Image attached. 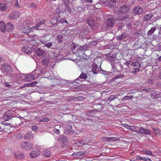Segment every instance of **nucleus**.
Returning <instances> with one entry per match:
<instances>
[{
	"instance_id": "26",
	"label": "nucleus",
	"mask_w": 161,
	"mask_h": 161,
	"mask_svg": "<svg viewBox=\"0 0 161 161\" xmlns=\"http://www.w3.org/2000/svg\"><path fill=\"white\" fill-rule=\"evenodd\" d=\"M87 23L90 26H93L94 25L95 23L94 20L92 18H88L87 20Z\"/></svg>"
},
{
	"instance_id": "23",
	"label": "nucleus",
	"mask_w": 161,
	"mask_h": 161,
	"mask_svg": "<svg viewBox=\"0 0 161 161\" xmlns=\"http://www.w3.org/2000/svg\"><path fill=\"white\" fill-rule=\"evenodd\" d=\"M8 7V4H5L3 3H0V10L4 11Z\"/></svg>"
},
{
	"instance_id": "44",
	"label": "nucleus",
	"mask_w": 161,
	"mask_h": 161,
	"mask_svg": "<svg viewBox=\"0 0 161 161\" xmlns=\"http://www.w3.org/2000/svg\"><path fill=\"white\" fill-rule=\"evenodd\" d=\"M97 66L95 64H93L92 65V70L93 72L94 73V71L96 70L97 68Z\"/></svg>"
},
{
	"instance_id": "10",
	"label": "nucleus",
	"mask_w": 161,
	"mask_h": 161,
	"mask_svg": "<svg viewBox=\"0 0 161 161\" xmlns=\"http://www.w3.org/2000/svg\"><path fill=\"white\" fill-rule=\"evenodd\" d=\"M72 126L70 125H68L66 126L65 133L66 135H72L74 133V131L71 130Z\"/></svg>"
},
{
	"instance_id": "6",
	"label": "nucleus",
	"mask_w": 161,
	"mask_h": 161,
	"mask_svg": "<svg viewBox=\"0 0 161 161\" xmlns=\"http://www.w3.org/2000/svg\"><path fill=\"white\" fill-rule=\"evenodd\" d=\"M116 20L114 17L108 18L107 20V25L108 26L113 27L115 23Z\"/></svg>"
},
{
	"instance_id": "27",
	"label": "nucleus",
	"mask_w": 161,
	"mask_h": 161,
	"mask_svg": "<svg viewBox=\"0 0 161 161\" xmlns=\"http://www.w3.org/2000/svg\"><path fill=\"white\" fill-rule=\"evenodd\" d=\"M59 17H58V18H56L55 17H54L52 19L51 22L52 24L55 25L58 22H59Z\"/></svg>"
},
{
	"instance_id": "5",
	"label": "nucleus",
	"mask_w": 161,
	"mask_h": 161,
	"mask_svg": "<svg viewBox=\"0 0 161 161\" xmlns=\"http://www.w3.org/2000/svg\"><path fill=\"white\" fill-rule=\"evenodd\" d=\"M133 12L135 14L139 15L142 13L143 10L141 6H137L134 8Z\"/></svg>"
},
{
	"instance_id": "38",
	"label": "nucleus",
	"mask_w": 161,
	"mask_h": 161,
	"mask_svg": "<svg viewBox=\"0 0 161 161\" xmlns=\"http://www.w3.org/2000/svg\"><path fill=\"white\" fill-rule=\"evenodd\" d=\"M143 152L147 155L153 156L151 151L148 149H146L143 151Z\"/></svg>"
},
{
	"instance_id": "42",
	"label": "nucleus",
	"mask_w": 161,
	"mask_h": 161,
	"mask_svg": "<svg viewBox=\"0 0 161 161\" xmlns=\"http://www.w3.org/2000/svg\"><path fill=\"white\" fill-rule=\"evenodd\" d=\"M132 97V96L131 95L125 96L124 97V98L123 99V100H129Z\"/></svg>"
},
{
	"instance_id": "15",
	"label": "nucleus",
	"mask_w": 161,
	"mask_h": 161,
	"mask_svg": "<svg viewBox=\"0 0 161 161\" xmlns=\"http://www.w3.org/2000/svg\"><path fill=\"white\" fill-rule=\"evenodd\" d=\"M3 68L6 72L10 73L12 71V69L9 65L4 64L3 66Z\"/></svg>"
},
{
	"instance_id": "20",
	"label": "nucleus",
	"mask_w": 161,
	"mask_h": 161,
	"mask_svg": "<svg viewBox=\"0 0 161 161\" xmlns=\"http://www.w3.org/2000/svg\"><path fill=\"white\" fill-rule=\"evenodd\" d=\"M127 36V34L125 33H122L121 35H118L117 36V40H121L125 39Z\"/></svg>"
},
{
	"instance_id": "21",
	"label": "nucleus",
	"mask_w": 161,
	"mask_h": 161,
	"mask_svg": "<svg viewBox=\"0 0 161 161\" xmlns=\"http://www.w3.org/2000/svg\"><path fill=\"white\" fill-rule=\"evenodd\" d=\"M153 14H149L146 15L144 18L143 20L144 21H147L149 20L151 18L153 17Z\"/></svg>"
},
{
	"instance_id": "4",
	"label": "nucleus",
	"mask_w": 161,
	"mask_h": 161,
	"mask_svg": "<svg viewBox=\"0 0 161 161\" xmlns=\"http://www.w3.org/2000/svg\"><path fill=\"white\" fill-rule=\"evenodd\" d=\"M20 12L17 11H14L9 14V17L11 19H15L18 18L20 15Z\"/></svg>"
},
{
	"instance_id": "1",
	"label": "nucleus",
	"mask_w": 161,
	"mask_h": 161,
	"mask_svg": "<svg viewBox=\"0 0 161 161\" xmlns=\"http://www.w3.org/2000/svg\"><path fill=\"white\" fill-rule=\"evenodd\" d=\"M64 5H59L58 8L56 9L55 12L56 14H58L57 17H61L64 16V12L65 11V8H63Z\"/></svg>"
},
{
	"instance_id": "62",
	"label": "nucleus",
	"mask_w": 161,
	"mask_h": 161,
	"mask_svg": "<svg viewBox=\"0 0 161 161\" xmlns=\"http://www.w3.org/2000/svg\"><path fill=\"white\" fill-rule=\"evenodd\" d=\"M95 0H85L86 1L88 2H90V3H92V2H93Z\"/></svg>"
},
{
	"instance_id": "46",
	"label": "nucleus",
	"mask_w": 161,
	"mask_h": 161,
	"mask_svg": "<svg viewBox=\"0 0 161 161\" xmlns=\"http://www.w3.org/2000/svg\"><path fill=\"white\" fill-rule=\"evenodd\" d=\"M53 131L55 133H56L57 134H59L60 133V131L59 130L55 128L53 129Z\"/></svg>"
},
{
	"instance_id": "24",
	"label": "nucleus",
	"mask_w": 161,
	"mask_h": 161,
	"mask_svg": "<svg viewBox=\"0 0 161 161\" xmlns=\"http://www.w3.org/2000/svg\"><path fill=\"white\" fill-rule=\"evenodd\" d=\"M36 52V55L39 56H42L44 53V51L41 49L39 48L37 49Z\"/></svg>"
},
{
	"instance_id": "39",
	"label": "nucleus",
	"mask_w": 161,
	"mask_h": 161,
	"mask_svg": "<svg viewBox=\"0 0 161 161\" xmlns=\"http://www.w3.org/2000/svg\"><path fill=\"white\" fill-rule=\"evenodd\" d=\"M154 132L156 134L158 135H159L160 134V130L158 128H153Z\"/></svg>"
},
{
	"instance_id": "11",
	"label": "nucleus",
	"mask_w": 161,
	"mask_h": 161,
	"mask_svg": "<svg viewBox=\"0 0 161 161\" xmlns=\"http://www.w3.org/2000/svg\"><path fill=\"white\" fill-rule=\"evenodd\" d=\"M129 8L126 5L122 6L119 9V12L120 13L125 14L129 10Z\"/></svg>"
},
{
	"instance_id": "22",
	"label": "nucleus",
	"mask_w": 161,
	"mask_h": 161,
	"mask_svg": "<svg viewBox=\"0 0 161 161\" xmlns=\"http://www.w3.org/2000/svg\"><path fill=\"white\" fill-rule=\"evenodd\" d=\"M13 117H11L10 114L8 112H7L3 115V119L6 121L8 120L11 119Z\"/></svg>"
},
{
	"instance_id": "16",
	"label": "nucleus",
	"mask_w": 161,
	"mask_h": 161,
	"mask_svg": "<svg viewBox=\"0 0 161 161\" xmlns=\"http://www.w3.org/2000/svg\"><path fill=\"white\" fill-rule=\"evenodd\" d=\"M22 50L23 52L27 54H29L31 52V49L27 46H24L22 47Z\"/></svg>"
},
{
	"instance_id": "49",
	"label": "nucleus",
	"mask_w": 161,
	"mask_h": 161,
	"mask_svg": "<svg viewBox=\"0 0 161 161\" xmlns=\"http://www.w3.org/2000/svg\"><path fill=\"white\" fill-rule=\"evenodd\" d=\"M31 87H33L37 83V82L34 81L31 83H30Z\"/></svg>"
},
{
	"instance_id": "52",
	"label": "nucleus",
	"mask_w": 161,
	"mask_h": 161,
	"mask_svg": "<svg viewBox=\"0 0 161 161\" xmlns=\"http://www.w3.org/2000/svg\"><path fill=\"white\" fill-rule=\"evenodd\" d=\"M80 152H75L72 154V155L73 156H77L79 155H80Z\"/></svg>"
},
{
	"instance_id": "63",
	"label": "nucleus",
	"mask_w": 161,
	"mask_h": 161,
	"mask_svg": "<svg viewBox=\"0 0 161 161\" xmlns=\"http://www.w3.org/2000/svg\"><path fill=\"white\" fill-rule=\"evenodd\" d=\"M5 86L7 87H9L10 86V85L8 84V83H5Z\"/></svg>"
},
{
	"instance_id": "30",
	"label": "nucleus",
	"mask_w": 161,
	"mask_h": 161,
	"mask_svg": "<svg viewBox=\"0 0 161 161\" xmlns=\"http://www.w3.org/2000/svg\"><path fill=\"white\" fill-rule=\"evenodd\" d=\"M42 62L43 65L47 66L49 62V59L47 58H44L42 59Z\"/></svg>"
},
{
	"instance_id": "19",
	"label": "nucleus",
	"mask_w": 161,
	"mask_h": 161,
	"mask_svg": "<svg viewBox=\"0 0 161 161\" xmlns=\"http://www.w3.org/2000/svg\"><path fill=\"white\" fill-rule=\"evenodd\" d=\"M14 28L13 25L9 23L6 25V31L8 32L11 31Z\"/></svg>"
},
{
	"instance_id": "32",
	"label": "nucleus",
	"mask_w": 161,
	"mask_h": 161,
	"mask_svg": "<svg viewBox=\"0 0 161 161\" xmlns=\"http://www.w3.org/2000/svg\"><path fill=\"white\" fill-rule=\"evenodd\" d=\"M43 45L44 47H46L48 48H51V47L53 46V43L52 42H47Z\"/></svg>"
},
{
	"instance_id": "14",
	"label": "nucleus",
	"mask_w": 161,
	"mask_h": 161,
	"mask_svg": "<svg viewBox=\"0 0 161 161\" xmlns=\"http://www.w3.org/2000/svg\"><path fill=\"white\" fill-rule=\"evenodd\" d=\"M48 35H44L42 37L41 39L39 40L40 42L43 45L47 43L50 40V39L47 38Z\"/></svg>"
},
{
	"instance_id": "25",
	"label": "nucleus",
	"mask_w": 161,
	"mask_h": 161,
	"mask_svg": "<svg viewBox=\"0 0 161 161\" xmlns=\"http://www.w3.org/2000/svg\"><path fill=\"white\" fill-rule=\"evenodd\" d=\"M6 25L3 22H0V28L2 32H4L6 31Z\"/></svg>"
},
{
	"instance_id": "36",
	"label": "nucleus",
	"mask_w": 161,
	"mask_h": 161,
	"mask_svg": "<svg viewBox=\"0 0 161 161\" xmlns=\"http://www.w3.org/2000/svg\"><path fill=\"white\" fill-rule=\"evenodd\" d=\"M156 30V28L155 27H153L151 28L150 30H149L147 34L148 35H151L153 34Z\"/></svg>"
},
{
	"instance_id": "34",
	"label": "nucleus",
	"mask_w": 161,
	"mask_h": 161,
	"mask_svg": "<svg viewBox=\"0 0 161 161\" xmlns=\"http://www.w3.org/2000/svg\"><path fill=\"white\" fill-rule=\"evenodd\" d=\"M130 64L133 66L136 67L138 68L140 67V64L137 62H132L130 63Z\"/></svg>"
},
{
	"instance_id": "50",
	"label": "nucleus",
	"mask_w": 161,
	"mask_h": 161,
	"mask_svg": "<svg viewBox=\"0 0 161 161\" xmlns=\"http://www.w3.org/2000/svg\"><path fill=\"white\" fill-rule=\"evenodd\" d=\"M117 140V139L114 137H109L108 141H114Z\"/></svg>"
},
{
	"instance_id": "7",
	"label": "nucleus",
	"mask_w": 161,
	"mask_h": 161,
	"mask_svg": "<svg viewBox=\"0 0 161 161\" xmlns=\"http://www.w3.org/2000/svg\"><path fill=\"white\" fill-rule=\"evenodd\" d=\"M40 152L38 149H36L32 151L30 153V156L32 158H35L40 154Z\"/></svg>"
},
{
	"instance_id": "47",
	"label": "nucleus",
	"mask_w": 161,
	"mask_h": 161,
	"mask_svg": "<svg viewBox=\"0 0 161 161\" xmlns=\"http://www.w3.org/2000/svg\"><path fill=\"white\" fill-rule=\"evenodd\" d=\"M87 77V75L85 73H81V79H85Z\"/></svg>"
},
{
	"instance_id": "29",
	"label": "nucleus",
	"mask_w": 161,
	"mask_h": 161,
	"mask_svg": "<svg viewBox=\"0 0 161 161\" xmlns=\"http://www.w3.org/2000/svg\"><path fill=\"white\" fill-rule=\"evenodd\" d=\"M42 153L43 155L47 157H50L51 154V153L50 151L47 150H45L42 151Z\"/></svg>"
},
{
	"instance_id": "13",
	"label": "nucleus",
	"mask_w": 161,
	"mask_h": 161,
	"mask_svg": "<svg viewBox=\"0 0 161 161\" xmlns=\"http://www.w3.org/2000/svg\"><path fill=\"white\" fill-rule=\"evenodd\" d=\"M34 137L33 135L30 131H28L25 135L24 138L26 140H31Z\"/></svg>"
},
{
	"instance_id": "41",
	"label": "nucleus",
	"mask_w": 161,
	"mask_h": 161,
	"mask_svg": "<svg viewBox=\"0 0 161 161\" xmlns=\"http://www.w3.org/2000/svg\"><path fill=\"white\" fill-rule=\"evenodd\" d=\"M62 17H59V21L61 23H68L67 21L66 20H65L64 19H63V18H61Z\"/></svg>"
},
{
	"instance_id": "64",
	"label": "nucleus",
	"mask_w": 161,
	"mask_h": 161,
	"mask_svg": "<svg viewBox=\"0 0 161 161\" xmlns=\"http://www.w3.org/2000/svg\"><path fill=\"white\" fill-rule=\"evenodd\" d=\"M147 158H142V160L147 161Z\"/></svg>"
},
{
	"instance_id": "61",
	"label": "nucleus",
	"mask_w": 161,
	"mask_h": 161,
	"mask_svg": "<svg viewBox=\"0 0 161 161\" xmlns=\"http://www.w3.org/2000/svg\"><path fill=\"white\" fill-rule=\"evenodd\" d=\"M17 1V2L15 3V5L16 7H19V5L18 2V0H16Z\"/></svg>"
},
{
	"instance_id": "28",
	"label": "nucleus",
	"mask_w": 161,
	"mask_h": 161,
	"mask_svg": "<svg viewBox=\"0 0 161 161\" xmlns=\"http://www.w3.org/2000/svg\"><path fill=\"white\" fill-rule=\"evenodd\" d=\"M106 56L107 57V59L110 61H113L115 58V56H113L112 55H111L110 54H106Z\"/></svg>"
},
{
	"instance_id": "48",
	"label": "nucleus",
	"mask_w": 161,
	"mask_h": 161,
	"mask_svg": "<svg viewBox=\"0 0 161 161\" xmlns=\"http://www.w3.org/2000/svg\"><path fill=\"white\" fill-rule=\"evenodd\" d=\"M80 79V75L75 80L74 82L77 83V84H80V81H79V80Z\"/></svg>"
},
{
	"instance_id": "54",
	"label": "nucleus",
	"mask_w": 161,
	"mask_h": 161,
	"mask_svg": "<svg viewBox=\"0 0 161 161\" xmlns=\"http://www.w3.org/2000/svg\"><path fill=\"white\" fill-rule=\"evenodd\" d=\"M121 125L122 126H123L128 129H129V128L130 127H129L130 126H129L126 124H122Z\"/></svg>"
},
{
	"instance_id": "18",
	"label": "nucleus",
	"mask_w": 161,
	"mask_h": 161,
	"mask_svg": "<svg viewBox=\"0 0 161 161\" xmlns=\"http://www.w3.org/2000/svg\"><path fill=\"white\" fill-rule=\"evenodd\" d=\"M35 78V76L33 75L30 74L26 76L25 77L24 79L28 81H30L32 80H33Z\"/></svg>"
},
{
	"instance_id": "31",
	"label": "nucleus",
	"mask_w": 161,
	"mask_h": 161,
	"mask_svg": "<svg viewBox=\"0 0 161 161\" xmlns=\"http://www.w3.org/2000/svg\"><path fill=\"white\" fill-rule=\"evenodd\" d=\"M64 3L65 5H66V7H67V10L70 13L71 12V8L69 7L68 3L69 2V1H68L67 0V1H65V0H64Z\"/></svg>"
},
{
	"instance_id": "40",
	"label": "nucleus",
	"mask_w": 161,
	"mask_h": 161,
	"mask_svg": "<svg viewBox=\"0 0 161 161\" xmlns=\"http://www.w3.org/2000/svg\"><path fill=\"white\" fill-rule=\"evenodd\" d=\"M38 127L36 125H33L32 127V130L33 131H36L38 130Z\"/></svg>"
},
{
	"instance_id": "17",
	"label": "nucleus",
	"mask_w": 161,
	"mask_h": 161,
	"mask_svg": "<svg viewBox=\"0 0 161 161\" xmlns=\"http://www.w3.org/2000/svg\"><path fill=\"white\" fill-rule=\"evenodd\" d=\"M15 157L17 159H23L25 157V155L22 153L17 152L15 153Z\"/></svg>"
},
{
	"instance_id": "60",
	"label": "nucleus",
	"mask_w": 161,
	"mask_h": 161,
	"mask_svg": "<svg viewBox=\"0 0 161 161\" xmlns=\"http://www.w3.org/2000/svg\"><path fill=\"white\" fill-rule=\"evenodd\" d=\"M24 85H25V87H31L30 83L24 84Z\"/></svg>"
},
{
	"instance_id": "12",
	"label": "nucleus",
	"mask_w": 161,
	"mask_h": 161,
	"mask_svg": "<svg viewBox=\"0 0 161 161\" xmlns=\"http://www.w3.org/2000/svg\"><path fill=\"white\" fill-rule=\"evenodd\" d=\"M68 141V139L65 135L59 136L58 138V141L62 143L66 142Z\"/></svg>"
},
{
	"instance_id": "57",
	"label": "nucleus",
	"mask_w": 161,
	"mask_h": 161,
	"mask_svg": "<svg viewBox=\"0 0 161 161\" xmlns=\"http://www.w3.org/2000/svg\"><path fill=\"white\" fill-rule=\"evenodd\" d=\"M137 128H139V127H137V126H135L134 130H133V131L137 133V131L138 132V131H139V129H137Z\"/></svg>"
},
{
	"instance_id": "43",
	"label": "nucleus",
	"mask_w": 161,
	"mask_h": 161,
	"mask_svg": "<svg viewBox=\"0 0 161 161\" xmlns=\"http://www.w3.org/2000/svg\"><path fill=\"white\" fill-rule=\"evenodd\" d=\"M139 70L140 69H139L134 68L131 72V73L133 74H135L136 72H138Z\"/></svg>"
},
{
	"instance_id": "59",
	"label": "nucleus",
	"mask_w": 161,
	"mask_h": 161,
	"mask_svg": "<svg viewBox=\"0 0 161 161\" xmlns=\"http://www.w3.org/2000/svg\"><path fill=\"white\" fill-rule=\"evenodd\" d=\"M129 128L128 129H130L133 130H134L135 126H130Z\"/></svg>"
},
{
	"instance_id": "3",
	"label": "nucleus",
	"mask_w": 161,
	"mask_h": 161,
	"mask_svg": "<svg viewBox=\"0 0 161 161\" xmlns=\"http://www.w3.org/2000/svg\"><path fill=\"white\" fill-rule=\"evenodd\" d=\"M21 146L24 149L31 150L33 148V145L28 142H22Z\"/></svg>"
},
{
	"instance_id": "8",
	"label": "nucleus",
	"mask_w": 161,
	"mask_h": 161,
	"mask_svg": "<svg viewBox=\"0 0 161 161\" xmlns=\"http://www.w3.org/2000/svg\"><path fill=\"white\" fill-rule=\"evenodd\" d=\"M142 133L145 135H150L151 133L150 131L147 129L143 127H140L137 133Z\"/></svg>"
},
{
	"instance_id": "58",
	"label": "nucleus",
	"mask_w": 161,
	"mask_h": 161,
	"mask_svg": "<svg viewBox=\"0 0 161 161\" xmlns=\"http://www.w3.org/2000/svg\"><path fill=\"white\" fill-rule=\"evenodd\" d=\"M136 159L138 160H142V157L139 156H137L136 158Z\"/></svg>"
},
{
	"instance_id": "51",
	"label": "nucleus",
	"mask_w": 161,
	"mask_h": 161,
	"mask_svg": "<svg viewBox=\"0 0 161 161\" xmlns=\"http://www.w3.org/2000/svg\"><path fill=\"white\" fill-rule=\"evenodd\" d=\"M101 139L104 142L108 141L109 137H103Z\"/></svg>"
},
{
	"instance_id": "56",
	"label": "nucleus",
	"mask_w": 161,
	"mask_h": 161,
	"mask_svg": "<svg viewBox=\"0 0 161 161\" xmlns=\"http://www.w3.org/2000/svg\"><path fill=\"white\" fill-rule=\"evenodd\" d=\"M71 48L72 50L75 49L76 48V47L75 46L74 44L73 43L71 45Z\"/></svg>"
},
{
	"instance_id": "45",
	"label": "nucleus",
	"mask_w": 161,
	"mask_h": 161,
	"mask_svg": "<svg viewBox=\"0 0 161 161\" xmlns=\"http://www.w3.org/2000/svg\"><path fill=\"white\" fill-rule=\"evenodd\" d=\"M115 97L114 95H112L108 98V101H112L113 99H114Z\"/></svg>"
},
{
	"instance_id": "55",
	"label": "nucleus",
	"mask_w": 161,
	"mask_h": 161,
	"mask_svg": "<svg viewBox=\"0 0 161 161\" xmlns=\"http://www.w3.org/2000/svg\"><path fill=\"white\" fill-rule=\"evenodd\" d=\"M49 120L48 118H46L41 119V121L43 122H47Z\"/></svg>"
},
{
	"instance_id": "35",
	"label": "nucleus",
	"mask_w": 161,
	"mask_h": 161,
	"mask_svg": "<svg viewBox=\"0 0 161 161\" xmlns=\"http://www.w3.org/2000/svg\"><path fill=\"white\" fill-rule=\"evenodd\" d=\"M63 37V36L62 34L58 35L57 36L56 38L58 42L60 43L62 42Z\"/></svg>"
},
{
	"instance_id": "33",
	"label": "nucleus",
	"mask_w": 161,
	"mask_h": 161,
	"mask_svg": "<svg viewBox=\"0 0 161 161\" xmlns=\"http://www.w3.org/2000/svg\"><path fill=\"white\" fill-rule=\"evenodd\" d=\"M31 31V29L28 27H24L23 30V32L26 34L29 33Z\"/></svg>"
},
{
	"instance_id": "37",
	"label": "nucleus",
	"mask_w": 161,
	"mask_h": 161,
	"mask_svg": "<svg viewBox=\"0 0 161 161\" xmlns=\"http://www.w3.org/2000/svg\"><path fill=\"white\" fill-rule=\"evenodd\" d=\"M52 56L51 58L52 59H58V55L57 54L55 53L54 52L52 53Z\"/></svg>"
},
{
	"instance_id": "53",
	"label": "nucleus",
	"mask_w": 161,
	"mask_h": 161,
	"mask_svg": "<svg viewBox=\"0 0 161 161\" xmlns=\"http://www.w3.org/2000/svg\"><path fill=\"white\" fill-rule=\"evenodd\" d=\"M30 7L33 8H35L36 7V5L34 3H32L30 5Z\"/></svg>"
},
{
	"instance_id": "2",
	"label": "nucleus",
	"mask_w": 161,
	"mask_h": 161,
	"mask_svg": "<svg viewBox=\"0 0 161 161\" xmlns=\"http://www.w3.org/2000/svg\"><path fill=\"white\" fill-rule=\"evenodd\" d=\"M45 21L43 20L37 23L36 25L33 26V28L39 30H43L45 28Z\"/></svg>"
},
{
	"instance_id": "9",
	"label": "nucleus",
	"mask_w": 161,
	"mask_h": 161,
	"mask_svg": "<svg viewBox=\"0 0 161 161\" xmlns=\"http://www.w3.org/2000/svg\"><path fill=\"white\" fill-rule=\"evenodd\" d=\"M80 49L79 48L77 50L75 53L77 56V59L75 60V62L78 65H80Z\"/></svg>"
}]
</instances>
